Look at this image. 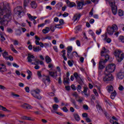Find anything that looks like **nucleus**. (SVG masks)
Returning a JSON list of instances; mask_svg holds the SVG:
<instances>
[{"label": "nucleus", "instance_id": "obj_53", "mask_svg": "<svg viewBox=\"0 0 124 124\" xmlns=\"http://www.w3.org/2000/svg\"><path fill=\"white\" fill-rule=\"evenodd\" d=\"M0 110H2V111H7V109H6V108L2 106H0Z\"/></svg>", "mask_w": 124, "mask_h": 124}, {"label": "nucleus", "instance_id": "obj_39", "mask_svg": "<svg viewBox=\"0 0 124 124\" xmlns=\"http://www.w3.org/2000/svg\"><path fill=\"white\" fill-rule=\"evenodd\" d=\"M10 48H11L12 51H14V53H15L16 54H17L18 51H17V50H16V49H15V48H14V46H13V45L11 44L10 45Z\"/></svg>", "mask_w": 124, "mask_h": 124}, {"label": "nucleus", "instance_id": "obj_27", "mask_svg": "<svg viewBox=\"0 0 124 124\" xmlns=\"http://www.w3.org/2000/svg\"><path fill=\"white\" fill-rule=\"evenodd\" d=\"M33 51L34 52H39V51H41V47L39 46L36 47H33Z\"/></svg>", "mask_w": 124, "mask_h": 124}, {"label": "nucleus", "instance_id": "obj_36", "mask_svg": "<svg viewBox=\"0 0 124 124\" xmlns=\"http://www.w3.org/2000/svg\"><path fill=\"white\" fill-rule=\"evenodd\" d=\"M77 101H78V102H79V103H81L82 102H83L84 101V98L83 97H81L80 96H78V98L76 99Z\"/></svg>", "mask_w": 124, "mask_h": 124}, {"label": "nucleus", "instance_id": "obj_28", "mask_svg": "<svg viewBox=\"0 0 124 124\" xmlns=\"http://www.w3.org/2000/svg\"><path fill=\"white\" fill-rule=\"evenodd\" d=\"M46 63H50L52 62V59L49 57V56H46Z\"/></svg>", "mask_w": 124, "mask_h": 124}, {"label": "nucleus", "instance_id": "obj_31", "mask_svg": "<svg viewBox=\"0 0 124 124\" xmlns=\"http://www.w3.org/2000/svg\"><path fill=\"white\" fill-rule=\"evenodd\" d=\"M62 57L64 59V61H67V58L65 56V50H63L62 51Z\"/></svg>", "mask_w": 124, "mask_h": 124}, {"label": "nucleus", "instance_id": "obj_2", "mask_svg": "<svg viewBox=\"0 0 124 124\" xmlns=\"http://www.w3.org/2000/svg\"><path fill=\"white\" fill-rule=\"evenodd\" d=\"M3 11H8V13L6 14H9V13H11L9 3H3L2 6L0 7V16L3 15Z\"/></svg>", "mask_w": 124, "mask_h": 124}, {"label": "nucleus", "instance_id": "obj_55", "mask_svg": "<svg viewBox=\"0 0 124 124\" xmlns=\"http://www.w3.org/2000/svg\"><path fill=\"white\" fill-rule=\"evenodd\" d=\"M73 96H75L76 97V99H77L79 96L78 95V94L77 93V92H74L73 93Z\"/></svg>", "mask_w": 124, "mask_h": 124}, {"label": "nucleus", "instance_id": "obj_7", "mask_svg": "<svg viewBox=\"0 0 124 124\" xmlns=\"http://www.w3.org/2000/svg\"><path fill=\"white\" fill-rule=\"evenodd\" d=\"M115 69L116 65L114 64H110L106 67L105 72H106V73H112V72L115 71Z\"/></svg>", "mask_w": 124, "mask_h": 124}, {"label": "nucleus", "instance_id": "obj_38", "mask_svg": "<svg viewBox=\"0 0 124 124\" xmlns=\"http://www.w3.org/2000/svg\"><path fill=\"white\" fill-rule=\"evenodd\" d=\"M67 58L68 59H70V60H72L73 59V57H74V55H73V52L72 53H67Z\"/></svg>", "mask_w": 124, "mask_h": 124}, {"label": "nucleus", "instance_id": "obj_14", "mask_svg": "<svg viewBox=\"0 0 124 124\" xmlns=\"http://www.w3.org/2000/svg\"><path fill=\"white\" fill-rule=\"evenodd\" d=\"M66 2L68 7L71 8V7H74V6H76V4H75V3L73 2H70L69 0H66Z\"/></svg>", "mask_w": 124, "mask_h": 124}, {"label": "nucleus", "instance_id": "obj_26", "mask_svg": "<svg viewBox=\"0 0 124 124\" xmlns=\"http://www.w3.org/2000/svg\"><path fill=\"white\" fill-rule=\"evenodd\" d=\"M111 93L110 98L111 99H115V97H116V95H117V92H116V90H114V91L112 92Z\"/></svg>", "mask_w": 124, "mask_h": 124}, {"label": "nucleus", "instance_id": "obj_46", "mask_svg": "<svg viewBox=\"0 0 124 124\" xmlns=\"http://www.w3.org/2000/svg\"><path fill=\"white\" fill-rule=\"evenodd\" d=\"M21 119H22V120H28V121H31V118L29 117H26V116H22L21 117Z\"/></svg>", "mask_w": 124, "mask_h": 124}, {"label": "nucleus", "instance_id": "obj_24", "mask_svg": "<svg viewBox=\"0 0 124 124\" xmlns=\"http://www.w3.org/2000/svg\"><path fill=\"white\" fill-rule=\"evenodd\" d=\"M29 2H30V0H24L23 8H24V9H26V7H27V6H28Z\"/></svg>", "mask_w": 124, "mask_h": 124}, {"label": "nucleus", "instance_id": "obj_43", "mask_svg": "<svg viewBox=\"0 0 124 124\" xmlns=\"http://www.w3.org/2000/svg\"><path fill=\"white\" fill-rule=\"evenodd\" d=\"M50 31H51L52 32H54L55 31V30H56V27H54L53 25H50V27H49Z\"/></svg>", "mask_w": 124, "mask_h": 124}, {"label": "nucleus", "instance_id": "obj_54", "mask_svg": "<svg viewBox=\"0 0 124 124\" xmlns=\"http://www.w3.org/2000/svg\"><path fill=\"white\" fill-rule=\"evenodd\" d=\"M8 59L11 62H12L13 61V60H14L13 57H12V56H9V57H6V60H8Z\"/></svg>", "mask_w": 124, "mask_h": 124}, {"label": "nucleus", "instance_id": "obj_50", "mask_svg": "<svg viewBox=\"0 0 124 124\" xmlns=\"http://www.w3.org/2000/svg\"><path fill=\"white\" fill-rule=\"evenodd\" d=\"M51 112H52V113H56V114H57V115H59V116H62V113L61 112H58L55 111L53 110H51Z\"/></svg>", "mask_w": 124, "mask_h": 124}, {"label": "nucleus", "instance_id": "obj_62", "mask_svg": "<svg viewBox=\"0 0 124 124\" xmlns=\"http://www.w3.org/2000/svg\"><path fill=\"white\" fill-rule=\"evenodd\" d=\"M96 33L98 35H99V34H100V33H101V29H99V30H97L96 31Z\"/></svg>", "mask_w": 124, "mask_h": 124}, {"label": "nucleus", "instance_id": "obj_58", "mask_svg": "<svg viewBox=\"0 0 124 124\" xmlns=\"http://www.w3.org/2000/svg\"><path fill=\"white\" fill-rule=\"evenodd\" d=\"M62 110H63V112H68V109L65 107L62 108Z\"/></svg>", "mask_w": 124, "mask_h": 124}, {"label": "nucleus", "instance_id": "obj_1", "mask_svg": "<svg viewBox=\"0 0 124 124\" xmlns=\"http://www.w3.org/2000/svg\"><path fill=\"white\" fill-rule=\"evenodd\" d=\"M12 19V13L6 14L3 18H0V22L1 25L6 26L8 24V21Z\"/></svg>", "mask_w": 124, "mask_h": 124}, {"label": "nucleus", "instance_id": "obj_48", "mask_svg": "<svg viewBox=\"0 0 124 124\" xmlns=\"http://www.w3.org/2000/svg\"><path fill=\"white\" fill-rule=\"evenodd\" d=\"M81 89H82V86H81V85H78V87L77 88V90L78 92V93L81 92Z\"/></svg>", "mask_w": 124, "mask_h": 124}, {"label": "nucleus", "instance_id": "obj_18", "mask_svg": "<svg viewBox=\"0 0 124 124\" xmlns=\"http://www.w3.org/2000/svg\"><path fill=\"white\" fill-rule=\"evenodd\" d=\"M30 6L33 9H35L37 7V3L35 1H32L30 3Z\"/></svg>", "mask_w": 124, "mask_h": 124}, {"label": "nucleus", "instance_id": "obj_17", "mask_svg": "<svg viewBox=\"0 0 124 124\" xmlns=\"http://www.w3.org/2000/svg\"><path fill=\"white\" fill-rule=\"evenodd\" d=\"M70 101L71 102H72V103H73L76 109H79L80 107H79V106H78V105L76 104V101H75V100H74L72 98H71Z\"/></svg>", "mask_w": 124, "mask_h": 124}, {"label": "nucleus", "instance_id": "obj_45", "mask_svg": "<svg viewBox=\"0 0 124 124\" xmlns=\"http://www.w3.org/2000/svg\"><path fill=\"white\" fill-rule=\"evenodd\" d=\"M49 75L51 77H53V78H54V77H56V76H55V73L54 72H51V71H48Z\"/></svg>", "mask_w": 124, "mask_h": 124}, {"label": "nucleus", "instance_id": "obj_13", "mask_svg": "<svg viewBox=\"0 0 124 124\" xmlns=\"http://www.w3.org/2000/svg\"><path fill=\"white\" fill-rule=\"evenodd\" d=\"M102 51H101V57H104L105 56V54H108L109 53V50L106 49L105 47H103Z\"/></svg>", "mask_w": 124, "mask_h": 124}, {"label": "nucleus", "instance_id": "obj_61", "mask_svg": "<svg viewBox=\"0 0 124 124\" xmlns=\"http://www.w3.org/2000/svg\"><path fill=\"white\" fill-rule=\"evenodd\" d=\"M54 100L56 103H59V102H60V101H59V99H58V97H54Z\"/></svg>", "mask_w": 124, "mask_h": 124}, {"label": "nucleus", "instance_id": "obj_20", "mask_svg": "<svg viewBox=\"0 0 124 124\" xmlns=\"http://www.w3.org/2000/svg\"><path fill=\"white\" fill-rule=\"evenodd\" d=\"M104 57L105 58V60L103 59H101V60H103V62H105V63L107 62H108V60H109V59H110V56H109V55L107 54V55H105Z\"/></svg>", "mask_w": 124, "mask_h": 124}, {"label": "nucleus", "instance_id": "obj_12", "mask_svg": "<svg viewBox=\"0 0 124 124\" xmlns=\"http://www.w3.org/2000/svg\"><path fill=\"white\" fill-rule=\"evenodd\" d=\"M80 17H81V14H76V15H74L73 18V20L74 22H76V21H77V22H78Z\"/></svg>", "mask_w": 124, "mask_h": 124}, {"label": "nucleus", "instance_id": "obj_41", "mask_svg": "<svg viewBox=\"0 0 124 124\" xmlns=\"http://www.w3.org/2000/svg\"><path fill=\"white\" fill-rule=\"evenodd\" d=\"M77 82L79 84V85H83L84 84V81H83V79H82L81 78H79L78 79H77Z\"/></svg>", "mask_w": 124, "mask_h": 124}, {"label": "nucleus", "instance_id": "obj_16", "mask_svg": "<svg viewBox=\"0 0 124 124\" xmlns=\"http://www.w3.org/2000/svg\"><path fill=\"white\" fill-rule=\"evenodd\" d=\"M59 23H60V24H56L55 25V28H56L57 29H62V27H60V26H61V25H63V24H64V21H63V19H60Z\"/></svg>", "mask_w": 124, "mask_h": 124}, {"label": "nucleus", "instance_id": "obj_47", "mask_svg": "<svg viewBox=\"0 0 124 124\" xmlns=\"http://www.w3.org/2000/svg\"><path fill=\"white\" fill-rule=\"evenodd\" d=\"M27 15V16H28V17L29 18L30 20H31V21H32V20H33V16H32L31 15L28 13Z\"/></svg>", "mask_w": 124, "mask_h": 124}, {"label": "nucleus", "instance_id": "obj_35", "mask_svg": "<svg viewBox=\"0 0 124 124\" xmlns=\"http://www.w3.org/2000/svg\"><path fill=\"white\" fill-rule=\"evenodd\" d=\"M118 15L120 17L122 16H124V12L123 10L120 9L118 10Z\"/></svg>", "mask_w": 124, "mask_h": 124}, {"label": "nucleus", "instance_id": "obj_15", "mask_svg": "<svg viewBox=\"0 0 124 124\" xmlns=\"http://www.w3.org/2000/svg\"><path fill=\"white\" fill-rule=\"evenodd\" d=\"M107 32L108 34L110 35H113V34L114 33V31H113V29H112V27L108 26L107 29Z\"/></svg>", "mask_w": 124, "mask_h": 124}, {"label": "nucleus", "instance_id": "obj_22", "mask_svg": "<svg viewBox=\"0 0 124 124\" xmlns=\"http://www.w3.org/2000/svg\"><path fill=\"white\" fill-rule=\"evenodd\" d=\"M69 81H70L69 78H64L63 83L64 85H69Z\"/></svg>", "mask_w": 124, "mask_h": 124}, {"label": "nucleus", "instance_id": "obj_60", "mask_svg": "<svg viewBox=\"0 0 124 124\" xmlns=\"http://www.w3.org/2000/svg\"><path fill=\"white\" fill-rule=\"evenodd\" d=\"M76 42L77 45L78 47H80V46H81V42H80V41H79V40H77Z\"/></svg>", "mask_w": 124, "mask_h": 124}, {"label": "nucleus", "instance_id": "obj_32", "mask_svg": "<svg viewBox=\"0 0 124 124\" xmlns=\"http://www.w3.org/2000/svg\"><path fill=\"white\" fill-rule=\"evenodd\" d=\"M74 76L75 78H76V80H78V79H80L81 77H80V75L78 74V73L75 72L74 73Z\"/></svg>", "mask_w": 124, "mask_h": 124}, {"label": "nucleus", "instance_id": "obj_51", "mask_svg": "<svg viewBox=\"0 0 124 124\" xmlns=\"http://www.w3.org/2000/svg\"><path fill=\"white\" fill-rule=\"evenodd\" d=\"M119 39L121 42H123L124 43V37L123 36H120L119 37Z\"/></svg>", "mask_w": 124, "mask_h": 124}, {"label": "nucleus", "instance_id": "obj_11", "mask_svg": "<svg viewBox=\"0 0 124 124\" xmlns=\"http://www.w3.org/2000/svg\"><path fill=\"white\" fill-rule=\"evenodd\" d=\"M104 63H105L104 62H103V60H100L99 62V66H98V69L99 70H102V69H104V68L105 67L104 66Z\"/></svg>", "mask_w": 124, "mask_h": 124}, {"label": "nucleus", "instance_id": "obj_8", "mask_svg": "<svg viewBox=\"0 0 124 124\" xmlns=\"http://www.w3.org/2000/svg\"><path fill=\"white\" fill-rule=\"evenodd\" d=\"M114 77L112 74L110 73L105 72V76L103 77V81L104 82H107L108 81H113Z\"/></svg>", "mask_w": 124, "mask_h": 124}, {"label": "nucleus", "instance_id": "obj_9", "mask_svg": "<svg viewBox=\"0 0 124 124\" xmlns=\"http://www.w3.org/2000/svg\"><path fill=\"white\" fill-rule=\"evenodd\" d=\"M76 3L77 4V9L78 10L83 9V6L86 5V4H85V1L84 0H81L80 1L77 0Z\"/></svg>", "mask_w": 124, "mask_h": 124}, {"label": "nucleus", "instance_id": "obj_5", "mask_svg": "<svg viewBox=\"0 0 124 124\" xmlns=\"http://www.w3.org/2000/svg\"><path fill=\"white\" fill-rule=\"evenodd\" d=\"M37 75L38 77L39 78H42V81L46 85V81L48 82V83H50L51 82V79H50V76H45V75H41V72L40 71H38L37 72Z\"/></svg>", "mask_w": 124, "mask_h": 124}, {"label": "nucleus", "instance_id": "obj_56", "mask_svg": "<svg viewBox=\"0 0 124 124\" xmlns=\"http://www.w3.org/2000/svg\"><path fill=\"white\" fill-rule=\"evenodd\" d=\"M83 108L84 110H89V107L87 105H84L83 106Z\"/></svg>", "mask_w": 124, "mask_h": 124}, {"label": "nucleus", "instance_id": "obj_30", "mask_svg": "<svg viewBox=\"0 0 124 124\" xmlns=\"http://www.w3.org/2000/svg\"><path fill=\"white\" fill-rule=\"evenodd\" d=\"M35 43L36 45H40V47H41L42 48H43V47H44V44H43L42 42H39V41H35Z\"/></svg>", "mask_w": 124, "mask_h": 124}, {"label": "nucleus", "instance_id": "obj_64", "mask_svg": "<svg viewBox=\"0 0 124 124\" xmlns=\"http://www.w3.org/2000/svg\"><path fill=\"white\" fill-rule=\"evenodd\" d=\"M124 86L123 85H120L119 87V91H124Z\"/></svg>", "mask_w": 124, "mask_h": 124}, {"label": "nucleus", "instance_id": "obj_29", "mask_svg": "<svg viewBox=\"0 0 124 124\" xmlns=\"http://www.w3.org/2000/svg\"><path fill=\"white\" fill-rule=\"evenodd\" d=\"M0 38L1 39V42H3V41H5V38L4 36H3V33L0 31Z\"/></svg>", "mask_w": 124, "mask_h": 124}, {"label": "nucleus", "instance_id": "obj_57", "mask_svg": "<svg viewBox=\"0 0 124 124\" xmlns=\"http://www.w3.org/2000/svg\"><path fill=\"white\" fill-rule=\"evenodd\" d=\"M8 55V53L6 51H5L4 53H3V57L4 58H5V59H6V58H7V57H6V56H7Z\"/></svg>", "mask_w": 124, "mask_h": 124}, {"label": "nucleus", "instance_id": "obj_34", "mask_svg": "<svg viewBox=\"0 0 124 124\" xmlns=\"http://www.w3.org/2000/svg\"><path fill=\"white\" fill-rule=\"evenodd\" d=\"M113 91H114V88H113V86H108V92L109 93H113Z\"/></svg>", "mask_w": 124, "mask_h": 124}, {"label": "nucleus", "instance_id": "obj_6", "mask_svg": "<svg viewBox=\"0 0 124 124\" xmlns=\"http://www.w3.org/2000/svg\"><path fill=\"white\" fill-rule=\"evenodd\" d=\"M40 90L39 89H36L35 90L32 91L31 92V95H32V96L35 98L39 99V100L42 99V97L40 95Z\"/></svg>", "mask_w": 124, "mask_h": 124}, {"label": "nucleus", "instance_id": "obj_52", "mask_svg": "<svg viewBox=\"0 0 124 124\" xmlns=\"http://www.w3.org/2000/svg\"><path fill=\"white\" fill-rule=\"evenodd\" d=\"M7 31L9 33H12V32H13V30L11 28H7Z\"/></svg>", "mask_w": 124, "mask_h": 124}, {"label": "nucleus", "instance_id": "obj_49", "mask_svg": "<svg viewBox=\"0 0 124 124\" xmlns=\"http://www.w3.org/2000/svg\"><path fill=\"white\" fill-rule=\"evenodd\" d=\"M104 40H106L107 43H111V42L112 41V40L110 38H107L106 37H105L104 39Z\"/></svg>", "mask_w": 124, "mask_h": 124}, {"label": "nucleus", "instance_id": "obj_10", "mask_svg": "<svg viewBox=\"0 0 124 124\" xmlns=\"http://www.w3.org/2000/svg\"><path fill=\"white\" fill-rule=\"evenodd\" d=\"M117 77L120 80H122V79H124V69L120 70L118 72V73H117Z\"/></svg>", "mask_w": 124, "mask_h": 124}, {"label": "nucleus", "instance_id": "obj_40", "mask_svg": "<svg viewBox=\"0 0 124 124\" xmlns=\"http://www.w3.org/2000/svg\"><path fill=\"white\" fill-rule=\"evenodd\" d=\"M67 54L71 53V52H72V47L71 46H68L67 48Z\"/></svg>", "mask_w": 124, "mask_h": 124}, {"label": "nucleus", "instance_id": "obj_42", "mask_svg": "<svg viewBox=\"0 0 124 124\" xmlns=\"http://www.w3.org/2000/svg\"><path fill=\"white\" fill-rule=\"evenodd\" d=\"M58 108H59V105L56 104L53 105V106H52V109H53V111H57V110H58Z\"/></svg>", "mask_w": 124, "mask_h": 124}, {"label": "nucleus", "instance_id": "obj_3", "mask_svg": "<svg viewBox=\"0 0 124 124\" xmlns=\"http://www.w3.org/2000/svg\"><path fill=\"white\" fill-rule=\"evenodd\" d=\"M109 2V6L111 7V10L113 15H116L118 13V9L115 0H106Z\"/></svg>", "mask_w": 124, "mask_h": 124}, {"label": "nucleus", "instance_id": "obj_19", "mask_svg": "<svg viewBox=\"0 0 124 124\" xmlns=\"http://www.w3.org/2000/svg\"><path fill=\"white\" fill-rule=\"evenodd\" d=\"M34 59V56L31 54H28L27 60H28V62H32V59Z\"/></svg>", "mask_w": 124, "mask_h": 124}, {"label": "nucleus", "instance_id": "obj_33", "mask_svg": "<svg viewBox=\"0 0 124 124\" xmlns=\"http://www.w3.org/2000/svg\"><path fill=\"white\" fill-rule=\"evenodd\" d=\"M88 90H89V88L87 87H84V90L83 91H81L82 93H84L85 95H86L88 96V94L87 93V92H88Z\"/></svg>", "mask_w": 124, "mask_h": 124}, {"label": "nucleus", "instance_id": "obj_25", "mask_svg": "<svg viewBox=\"0 0 124 124\" xmlns=\"http://www.w3.org/2000/svg\"><path fill=\"white\" fill-rule=\"evenodd\" d=\"M49 31H50V28L48 27H46L45 29H43L42 30V32H43L44 34H46V33H48V32H49Z\"/></svg>", "mask_w": 124, "mask_h": 124}, {"label": "nucleus", "instance_id": "obj_59", "mask_svg": "<svg viewBox=\"0 0 124 124\" xmlns=\"http://www.w3.org/2000/svg\"><path fill=\"white\" fill-rule=\"evenodd\" d=\"M68 64L69 66L71 67V66H73V63H72V62L70 60H69L68 61Z\"/></svg>", "mask_w": 124, "mask_h": 124}, {"label": "nucleus", "instance_id": "obj_4", "mask_svg": "<svg viewBox=\"0 0 124 124\" xmlns=\"http://www.w3.org/2000/svg\"><path fill=\"white\" fill-rule=\"evenodd\" d=\"M114 56L116 57L117 62H121L124 60V54L120 50H115L114 51Z\"/></svg>", "mask_w": 124, "mask_h": 124}, {"label": "nucleus", "instance_id": "obj_37", "mask_svg": "<svg viewBox=\"0 0 124 124\" xmlns=\"http://www.w3.org/2000/svg\"><path fill=\"white\" fill-rule=\"evenodd\" d=\"M111 28L112 29V31H113V32L117 31H118V26H117L116 24H113L111 27Z\"/></svg>", "mask_w": 124, "mask_h": 124}, {"label": "nucleus", "instance_id": "obj_21", "mask_svg": "<svg viewBox=\"0 0 124 124\" xmlns=\"http://www.w3.org/2000/svg\"><path fill=\"white\" fill-rule=\"evenodd\" d=\"M17 14L18 15V17L21 18L22 16H24V12L23 10H17Z\"/></svg>", "mask_w": 124, "mask_h": 124}, {"label": "nucleus", "instance_id": "obj_44", "mask_svg": "<svg viewBox=\"0 0 124 124\" xmlns=\"http://www.w3.org/2000/svg\"><path fill=\"white\" fill-rule=\"evenodd\" d=\"M96 108L98 111H99L100 112H101V111H102V108H101V107L100 106V105H99V104H97L96 105Z\"/></svg>", "mask_w": 124, "mask_h": 124}, {"label": "nucleus", "instance_id": "obj_63", "mask_svg": "<svg viewBox=\"0 0 124 124\" xmlns=\"http://www.w3.org/2000/svg\"><path fill=\"white\" fill-rule=\"evenodd\" d=\"M56 6H58L59 7H62V3L59 2L56 4Z\"/></svg>", "mask_w": 124, "mask_h": 124}, {"label": "nucleus", "instance_id": "obj_23", "mask_svg": "<svg viewBox=\"0 0 124 124\" xmlns=\"http://www.w3.org/2000/svg\"><path fill=\"white\" fill-rule=\"evenodd\" d=\"M74 118H75V119L77 122H79V121H80V116H79L78 113H74Z\"/></svg>", "mask_w": 124, "mask_h": 124}]
</instances>
